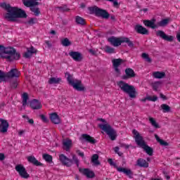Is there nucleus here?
<instances>
[{
  "instance_id": "nucleus-1",
  "label": "nucleus",
  "mask_w": 180,
  "mask_h": 180,
  "mask_svg": "<svg viewBox=\"0 0 180 180\" xmlns=\"http://www.w3.org/2000/svg\"><path fill=\"white\" fill-rule=\"evenodd\" d=\"M0 7L5 9L8 13L6 14L5 18L8 22H16L18 18L26 19L27 14L25 11L18 8L16 7L11 6V4H8L5 2L0 4Z\"/></svg>"
},
{
  "instance_id": "nucleus-2",
  "label": "nucleus",
  "mask_w": 180,
  "mask_h": 180,
  "mask_svg": "<svg viewBox=\"0 0 180 180\" xmlns=\"http://www.w3.org/2000/svg\"><path fill=\"white\" fill-rule=\"evenodd\" d=\"M0 57L6 58L8 61H13V60H19L20 58V53L16 52V49L12 47H7L0 45Z\"/></svg>"
},
{
  "instance_id": "nucleus-3",
  "label": "nucleus",
  "mask_w": 180,
  "mask_h": 180,
  "mask_svg": "<svg viewBox=\"0 0 180 180\" xmlns=\"http://www.w3.org/2000/svg\"><path fill=\"white\" fill-rule=\"evenodd\" d=\"M132 133L134 135H135L134 139L137 146H139V147L141 148H143V150L146 153V154H148V155H153L154 150L153 148L146 144V141L144 139H143V136L140 135V133H139V131L136 129H134Z\"/></svg>"
},
{
  "instance_id": "nucleus-4",
  "label": "nucleus",
  "mask_w": 180,
  "mask_h": 180,
  "mask_svg": "<svg viewBox=\"0 0 180 180\" xmlns=\"http://www.w3.org/2000/svg\"><path fill=\"white\" fill-rule=\"evenodd\" d=\"M65 77L67 78L69 85L72 86L75 91H77L78 92H85V91H86V89L84 87V84H82V82L79 79H75L73 75L67 72L65 74Z\"/></svg>"
},
{
  "instance_id": "nucleus-5",
  "label": "nucleus",
  "mask_w": 180,
  "mask_h": 180,
  "mask_svg": "<svg viewBox=\"0 0 180 180\" xmlns=\"http://www.w3.org/2000/svg\"><path fill=\"white\" fill-rule=\"evenodd\" d=\"M117 86L124 92V94H127L129 98L134 99L137 96V91L136 88L133 85H130L128 83H126L124 81L121 80L117 82Z\"/></svg>"
},
{
  "instance_id": "nucleus-6",
  "label": "nucleus",
  "mask_w": 180,
  "mask_h": 180,
  "mask_svg": "<svg viewBox=\"0 0 180 180\" xmlns=\"http://www.w3.org/2000/svg\"><path fill=\"white\" fill-rule=\"evenodd\" d=\"M97 120L102 122L105 124H99L98 127L101 129L103 131L106 133L108 137L112 140V141H115L116 140V137H117V134H116V131L112 128L110 124L106 122V120L103 118H98Z\"/></svg>"
},
{
  "instance_id": "nucleus-7",
  "label": "nucleus",
  "mask_w": 180,
  "mask_h": 180,
  "mask_svg": "<svg viewBox=\"0 0 180 180\" xmlns=\"http://www.w3.org/2000/svg\"><path fill=\"white\" fill-rule=\"evenodd\" d=\"M88 11L90 15H95L97 18H102L103 19H109L110 14L103 8H100L96 6L88 7Z\"/></svg>"
},
{
  "instance_id": "nucleus-8",
  "label": "nucleus",
  "mask_w": 180,
  "mask_h": 180,
  "mask_svg": "<svg viewBox=\"0 0 180 180\" xmlns=\"http://www.w3.org/2000/svg\"><path fill=\"white\" fill-rule=\"evenodd\" d=\"M19 77L20 72L16 68H13L8 72L0 70V83L6 82V78L13 79L12 78H19Z\"/></svg>"
},
{
  "instance_id": "nucleus-9",
  "label": "nucleus",
  "mask_w": 180,
  "mask_h": 180,
  "mask_svg": "<svg viewBox=\"0 0 180 180\" xmlns=\"http://www.w3.org/2000/svg\"><path fill=\"white\" fill-rule=\"evenodd\" d=\"M108 162L110 165L117 168V171H118V172H123V174H125V175L129 176V178H133V172H131V170L123 167H117L116 163H115L112 159H108Z\"/></svg>"
},
{
  "instance_id": "nucleus-10",
  "label": "nucleus",
  "mask_w": 180,
  "mask_h": 180,
  "mask_svg": "<svg viewBox=\"0 0 180 180\" xmlns=\"http://www.w3.org/2000/svg\"><path fill=\"white\" fill-rule=\"evenodd\" d=\"M15 171L18 172L20 176L23 178V179H27L28 178H30V174L27 173L26 168H25V167H23L22 165H17L15 166Z\"/></svg>"
},
{
  "instance_id": "nucleus-11",
  "label": "nucleus",
  "mask_w": 180,
  "mask_h": 180,
  "mask_svg": "<svg viewBox=\"0 0 180 180\" xmlns=\"http://www.w3.org/2000/svg\"><path fill=\"white\" fill-rule=\"evenodd\" d=\"M112 68L114 69L115 72L117 74V76L119 77L122 72H120V69H119V67L124 63V60L122 58H117V59H112Z\"/></svg>"
},
{
  "instance_id": "nucleus-12",
  "label": "nucleus",
  "mask_w": 180,
  "mask_h": 180,
  "mask_svg": "<svg viewBox=\"0 0 180 180\" xmlns=\"http://www.w3.org/2000/svg\"><path fill=\"white\" fill-rule=\"evenodd\" d=\"M59 161H60L61 164L65 167H71V165L74 164L72 160L67 158V156H65L64 154L59 155Z\"/></svg>"
},
{
  "instance_id": "nucleus-13",
  "label": "nucleus",
  "mask_w": 180,
  "mask_h": 180,
  "mask_svg": "<svg viewBox=\"0 0 180 180\" xmlns=\"http://www.w3.org/2000/svg\"><path fill=\"white\" fill-rule=\"evenodd\" d=\"M156 36L157 37H160V39H162V40H165L166 41H174V37L171 35H167L165 32L162 30H158L156 32Z\"/></svg>"
},
{
  "instance_id": "nucleus-14",
  "label": "nucleus",
  "mask_w": 180,
  "mask_h": 180,
  "mask_svg": "<svg viewBox=\"0 0 180 180\" xmlns=\"http://www.w3.org/2000/svg\"><path fill=\"white\" fill-rule=\"evenodd\" d=\"M108 41H109L112 46H114V47H119V46H121L122 43H123V38H117L112 36L108 39Z\"/></svg>"
},
{
  "instance_id": "nucleus-15",
  "label": "nucleus",
  "mask_w": 180,
  "mask_h": 180,
  "mask_svg": "<svg viewBox=\"0 0 180 180\" xmlns=\"http://www.w3.org/2000/svg\"><path fill=\"white\" fill-rule=\"evenodd\" d=\"M69 56L73 58L75 61H77V63H80V61H82L84 57H82V53H79V51H70L69 53Z\"/></svg>"
},
{
  "instance_id": "nucleus-16",
  "label": "nucleus",
  "mask_w": 180,
  "mask_h": 180,
  "mask_svg": "<svg viewBox=\"0 0 180 180\" xmlns=\"http://www.w3.org/2000/svg\"><path fill=\"white\" fill-rule=\"evenodd\" d=\"M124 75L122 76V79H129L130 78H134L136 77V73L133 69L128 68L125 70Z\"/></svg>"
},
{
  "instance_id": "nucleus-17",
  "label": "nucleus",
  "mask_w": 180,
  "mask_h": 180,
  "mask_svg": "<svg viewBox=\"0 0 180 180\" xmlns=\"http://www.w3.org/2000/svg\"><path fill=\"white\" fill-rule=\"evenodd\" d=\"M0 131L1 133H6L8 131V129L9 128V122L8 120L0 118Z\"/></svg>"
},
{
  "instance_id": "nucleus-18",
  "label": "nucleus",
  "mask_w": 180,
  "mask_h": 180,
  "mask_svg": "<svg viewBox=\"0 0 180 180\" xmlns=\"http://www.w3.org/2000/svg\"><path fill=\"white\" fill-rule=\"evenodd\" d=\"M157 20L155 18H153L152 20H144L143 24L146 27H150V29H157L158 27V25H155V22Z\"/></svg>"
},
{
  "instance_id": "nucleus-19",
  "label": "nucleus",
  "mask_w": 180,
  "mask_h": 180,
  "mask_svg": "<svg viewBox=\"0 0 180 180\" xmlns=\"http://www.w3.org/2000/svg\"><path fill=\"white\" fill-rule=\"evenodd\" d=\"M134 30L139 34H148V30L147 28L143 27V25H136L134 26Z\"/></svg>"
},
{
  "instance_id": "nucleus-20",
  "label": "nucleus",
  "mask_w": 180,
  "mask_h": 180,
  "mask_svg": "<svg viewBox=\"0 0 180 180\" xmlns=\"http://www.w3.org/2000/svg\"><path fill=\"white\" fill-rule=\"evenodd\" d=\"M37 53V50L34 49V47L31 46L27 49V52H25L22 57L25 58H30L33 56V54H36Z\"/></svg>"
},
{
  "instance_id": "nucleus-21",
  "label": "nucleus",
  "mask_w": 180,
  "mask_h": 180,
  "mask_svg": "<svg viewBox=\"0 0 180 180\" xmlns=\"http://www.w3.org/2000/svg\"><path fill=\"white\" fill-rule=\"evenodd\" d=\"M30 108H32V109H34V110L41 109V107H42L41 103H40V101L36 99L31 101L30 103Z\"/></svg>"
},
{
  "instance_id": "nucleus-22",
  "label": "nucleus",
  "mask_w": 180,
  "mask_h": 180,
  "mask_svg": "<svg viewBox=\"0 0 180 180\" xmlns=\"http://www.w3.org/2000/svg\"><path fill=\"white\" fill-rule=\"evenodd\" d=\"M81 139L84 140V141H86L87 143H90V144H96V139L86 134H82Z\"/></svg>"
},
{
  "instance_id": "nucleus-23",
  "label": "nucleus",
  "mask_w": 180,
  "mask_h": 180,
  "mask_svg": "<svg viewBox=\"0 0 180 180\" xmlns=\"http://www.w3.org/2000/svg\"><path fill=\"white\" fill-rule=\"evenodd\" d=\"M51 122L54 124H60L61 123V120H60V117L56 112H53L50 115Z\"/></svg>"
},
{
  "instance_id": "nucleus-24",
  "label": "nucleus",
  "mask_w": 180,
  "mask_h": 180,
  "mask_svg": "<svg viewBox=\"0 0 180 180\" xmlns=\"http://www.w3.org/2000/svg\"><path fill=\"white\" fill-rule=\"evenodd\" d=\"M27 161L28 162L33 164V165H35V167H41V165H43V164L39 162V160H37L34 156H28Z\"/></svg>"
},
{
  "instance_id": "nucleus-25",
  "label": "nucleus",
  "mask_w": 180,
  "mask_h": 180,
  "mask_svg": "<svg viewBox=\"0 0 180 180\" xmlns=\"http://www.w3.org/2000/svg\"><path fill=\"white\" fill-rule=\"evenodd\" d=\"M80 172L83 173V175H86L87 178H94L95 177V173L89 169H79Z\"/></svg>"
},
{
  "instance_id": "nucleus-26",
  "label": "nucleus",
  "mask_w": 180,
  "mask_h": 180,
  "mask_svg": "<svg viewBox=\"0 0 180 180\" xmlns=\"http://www.w3.org/2000/svg\"><path fill=\"white\" fill-rule=\"evenodd\" d=\"M136 165L141 168H148V162L143 158H139L136 161Z\"/></svg>"
},
{
  "instance_id": "nucleus-27",
  "label": "nucleus",
  "mask_w": 180,
  "mask_h": 180,
  "mask_svg": "<svg viewBox=\"0 0 180 180\" xmlns=\"http://www.w3.org/2000/svg\"><path fill=\"white\" fill-rule=\"evenodd\" d=\"M63 79L61 77H51L49 80V85H53V84H58L60 82H62Z\"/></svg>"
},
{
  "instance_id": "nucleus-28",
  "label": "nucleus",
  "mask_w": 180,
  "mask_h": 180,
  "mask_svg": "<svg viewBox=\"0 0 180 180\" xmlns=\"http://www.w3.org/2000/svg\"><path fill=\"white\" fill-rule=\"evenodd\" d=\"M9 88H11V89H16V88H18V79H9Z\"/></svg>"
},
{
  "instance_id": "nucleus-29",
  "label": "nucleus",
  "mask_w": 180,
  "mask_h": 180,
  "mask_svg": "<svg viewBox=\"0 0 180 180\" xmlns=\"http://www.w3.org/2000/svg\"><path fill=\"white\" fill-rule=\"evenodd\" d=\"M72 144V141L68 139L63 141V148L66 151H70V148H71V146Z\"/></svg>"
},
{
  "instance_id": "nucleus-30",
  "label": "nucleus",
  "mask_w": 180,
  "mask_h": 180,
  "mask_svg": "<svg viewBox=\"0 0 180 180\" xmlns=\"http://www.w3.org/2000/svg\"><path fill=\"white\" fill-rule=\"evenodd\" d=\"M169 23V18H165L158 22V27H165Z\"/></svg>"
},
{
  "instance_id": "nucleus-31",
  "label": "nucleus",
  "mask_w": 180,
  "mask_h": 180,
  "mask_svg": "<svg viewBox=\"0 0 180 180\" xmlns=\"http://www.w3.org/2000/svg\"><path fill=\"white\" fill-rule=\"evenodd\" d=\"M99 155L98 154H94L91 157V162L94 164V165H101V162H99Z\"/></svg>"
},
{
  "instance_id": "nucleus-32",
  "label": "nucleus",
  "mask_w": 180,
  "mask_h": 180,
  "mask_svg": "<svg viewBox=\"0 0 180 180\" xmlns=\"http://www.w3.org/2000/svg\"><path fill=\"white\" fill-rule=\"evenodd\" d=\"M155 138L156 139L158 143H160V146H163L164 147H167V146H169L168 142L160 139V136H158V135L155 134Z\"/></svg>"
},
{
  "instance_id": "nucleus-33",
  "label": "nucleus",
  "mask_w": 180,
  "mask_h": 180,
  "mask_svg": "<svg viewBox=\"0 0 180 180\" xmlns=\"http://www.w3.org/2000/svg\"><path fill=\"white\" fill-rule=\"evenodd\" d=\"M75 22L77 25H79L80 26H85V19L79 15L76 16Z\"/></svg>"
},
{
  "instance_id": "nucleus-34",
  "label": "nucleus",
  "mask_w": 180,
  "mask_h": 180,
  "mask_svg": "<svg viewBox=\"0 0 180 180\" xmlns=\"http://www.w3.org/2000/svg\"><path fill=\"white\" fill-rule=\"evenodd\" d=\"M154 78L161 79V78H164L165 77V72H153Z\"/></svg>"
},
{
  "instance_id": "nucleus-35",
  "label": "nucleus",
  "mask_w": 180,
  "mask_h": 180,
  "mask_svg": "<svg viewBox=\"0 0 180 180\" xmlns=\"http://www.w3.org/2000/svg\"><path fill=\"white\" fill-rule=\"evenodd\" d=\"M122 43H127L129 47H134V44L128 37H122Z\"/></svg>"
},
{
  "instance_id": "nucleus-36",
  "label": "nucleus",
  "mask_w": 180,
  "mask_h": 180,
  "mask_svg": "<svg viewBox=\"0 0 180 180\" xmlns=\"http://www.w3.org/2000/svg\"><path fill=\"white\" fill-rule=\"evenodd\" d=\"M160 108L162 109L164 113H168L171 112V107L167 104H162Z\"/></svg>"
},
{
  "instance_id": "nucleus-37",
  "label": "nucleus",
  "mask_w": 180,
  "mask_h": 180,
  "mask_svg": "<svg viewBox=\"0 0 180 180\" xmlns=\"http://www.w3.org/2000/svg\"><path fill=\"white\" fill-rule=\"evenodd\" d=\"M60 41L62 46H64V47H68L71 46V41H70V39H68V38H65L62 39Z\"/></svg>"
},
{
  "instance_id": "nucleus-38",
  "label": "nucleus",
  "mask_w": 180,
  "mask_h": 180,
  "mask_svg": "<svg viewBox=\"0 0 180 180\" xmlns=\"http://www.w3.org/2000/svg\"><path fill=\"white\" fill-rule=\"evenodd\" d=\"M29 99V94L27 93L22 94V106L27 105V100Z\"/></svg>"
},
{
  "instance_id": "nucleus-39",
  "label": "nucleus",
  "mask_w": 180,
  "mask_h": 180,
  "mask_svg": "<svg viewBox=\"0 0 180 180\" xmlns=\"http://www.w3.org/2000/svg\"><path fill=\"white\" fill-rule=\"evenodd\" d=\"M31 12H33L34 16L40 15V8L39 7H30Z\"/></svg>"
},
{
  "instance_id": "nucleus-40",
  "label": "nucleus",
  "mask_w": 180,
  "mask_h": 180,
  "mask_svg": "<svg viewBox=\"0 0 180 180\" xmlns=\"http://www.w3.org/2000/svg\"><path fill=\"white\" fill-rule=\"evenodd\" d=\"M42 157L46 162H53V156H51V155L44 154Z\"/></svg>"
},
{
  "instance_id": "nucleus-41",
  "label": "nucleus",
  "mask_w": 180,
  "mask_h": 180,
  "mask_svg": "<svg viewBox=\"0 0 180 180\" xmlns=\"http://www.w3.org/2000/svg\"><path fill=\"white\" fill-rule=\"evenodd\" d=\"M149 121L152 126H153V127H155V129H160V125L153 117H149Z\"/></svg>"
},
{
  "instance_id": "nucleus-42",
  "label": "nucleus",
  "mask_w": 180,
  "mask_h": 180,
  "mask_svg": "<svg viewBox=\"0 0 180 180\" xmlns=\"http://www.w3.org/2000/svg\"><path fill=\"white\" fill-rule=\"evenodd\" d=\"M152 88L153 89V91H158V89L160 88V85H161V82H155L154 83H152Z\"/></svg>"
},
{
  "instance_id": "nucleus-43",
  "label": "nucleus",
  "mask_w": 180,
  "mask_h": 180,
  "mask_svg": "<svg viewBox=\"0 0 180 180\" xmlns=\"http://www.w3.org/2000/svg\"><path fill=\"white\" fill-rule=\"evenodd\" d=\"M147 101H149L150 102H157L158 101V97L157 96H153L151 97V96H146Z\"/></svg>"
},
{
  "instance_id": "nucleus-44",
  "label": "nucleus",
  "mask_w": 180,
  "mask_h": 180,
  "mask_svg": "<svg viewBox=\"0 0 180 180\" xmlns=\"http://www.w3.org/2000/svg\"><path fill=\"white\" fill-rule=\"evenodd\" d=\"M142 58L146 60L147 63H151V58H150V56H148V54L146 53H142Z\"/></svg>"
},
{
  "instance_id": "nucleus-45",
  "label": "nucleus",
  "mask_w": 180,
  "mask_h": 180,
  "mask_svg": "<svg viewBox=\"0 0 180 180\" xmlns=\"http://www.w3.org/2000/svg\"><path fill=\"white\" fill-rule=\"evenodd\" d=\"M22 4H24L25 6H27V8H32V0H22Z\"/></svg>"
},
{
  "instance_id": "nucleus-46",
  "label": "nucleus",
  "mask_w": 180,
  "mask_h": 180,
  "mask_svg": "<svg viewBox=\"0 0 180 180\" xmlns=\"http://www.w3.org/2000/svg\"><path fill=\"white\" fill-rule=\"evenodd\" d=\"M58 9H59L60 12H68L70 11V8H68L66 5L58 7Z\"/></svg>"
},
{
  "instance_id": "nucleus-47",
  "label": "nucleus",
  "mask_w": 180,
  "mask_h": 180,
  "mask_svg": "<svg viewBox=\"0 0 180 180\" xmlns=\"http://www.w3.org/2000/svg\"><path fill=\"white\" fill-rule=\"evenodd\" d=\"M105 53H108V54H113V53H115V49L110 46H107L105 48Z\"/></svg>"
},
{
  "instance_id": "nucleus-48",
  "label": "nucleus",
  "mask_w": 180,
  "mask_h": 180,
  "mask_svg": "<svg viewBox=\"0 0 180 180\" xmlns=\"http://www.w3.org/2000/svg\"><path fill=\"white\" fill-rule=\"evenodd\" d=\"M22 117L23 119L28 120V123H30V124H34V121L33 120V119L29 118V117L27 115H22Z\"/></svg>"
},
{
  "instance_id": "nucleus-49",
  "label": "nucleus",
  "mask_w": 180,
  "mask_h": 180,
  "mask_svg": "<svg viewBox=\"0 0 180 180\" xmlns=\"http://www.w3.org/2000/svg\"><path fill=\"white\" fill-rule=\"evenodd\" d=\"M72 160H74L75 163L76 164L77 167H79V160L75 155L72 156Z\"/></svg>"
},
{
  "instance_id": "nucleus-50",
  "label": "nucleus",
  "mask_w": 180,
  "mask_h": 180,
  "mask_svg": "<svg viewBox=\"0 0 180 180\" xmlns=\"http://www.w3.org/2000/svg\"><path fill=\"white\" fill-rule=\"evenodd\" d=\"M40 118L41 119L42 122H44V123H48L49 122V120L47 119L46 117H45L44 115H41Z\"/></svg>"
},
{
  "instance_id": "nucleus-51",
  "label": "nucleus",
  "mask_w": 180,
  "mask_h": 180,
  "mask_svg": "<svg viewBox=\"0 0 180 180\" xmlns=\"http://www.w3.org/2000/svg\"><path fill=\"white\" fill-rule=\"evenodd\" d=\"M37 5H39V2L32 0L31 8H37Z\"/></svg>"
},
{
  "instance_id": "nucleus-52",
  "label": "nucleus",
  "mask_w": 180,
  "mask_h": 180,
  "mask_svg": "<svg viewBox=\"0 0 180 180\" xmlns=\"http://www.w3.org/2000/svg\"><path fill=\"white\" fill-rule=\"evenodd\" d=\"M105 1H108V2H112L114 6H119V3L116 0H105Z\"/></svg>"
},
{
  "instance_id": "nucleus-53",
  "label": "nucleus",
  "mask_w": 180,
  "mask_h": 180,
  "mask_svg": "<svg viewBox=\"0 0 180 180\" xmlns=\"http://www.w3.org/2000/svg\"><path fill=\"white\" fill-rule=\"evenodd\" d=\"M160 98H161L163 101H167V100H168V97L166 96L165 95L162 94V93H160Z\"/></svg>"
},
{
  "instance_id": "nucleus-54",
  "label": "nucleus",
  "mask_w": 180,
  "mask_h": 180,
  "mask_svg": "<svg viewBox=\"0 0 180 180\" xmlns=\"http://www.w3.org/2000/svg\"><path fill=\"white\" fill-rule=\"evenodd\" d=\"M77 154L78 155H79L80 157H82V158H84V153H83V152H81V150H77Z\"/></svg>"
},
{
  "instance_id": "nucleus-55",
  "label": "nucleus",
  "mask_w": 180,
  "mask_h": 180,
  "mask_svg": "<svg viewBox=\"0 0 180 180\" xmlns=\"http://www.w3.org/2000/svg\"><path fill=\"white\" fill-rule=\"evenodd\" d=\"M27 23L29 24V25H34V18H30V20H28V22H27Z\"/></svg>"
},
{
  "instance_id": "nucleus-56",
  "label": "nucleus",
  "mask_w": 180,
  "mask_h": 180,
  "mask_svg": "<svg viewBox=\"0 0 180 180\" xmlns=\"http://www.w3.org/2000/svg\"><path fill=\"white\" fill-rule=\"evenodd\" d=\"M89 53H90V54H92V56H95L96 54V51L94 49H89Z\"/></svg>"
},
{
  "instance_id": "nucleus-57",
  "label": "nucleus",
  "mask_w": 180,
  "mask_h": 180,
  "mask_svg": "<svg viewBox=\"0 0 180 180\" xmlns=\"http://www.w3.org/2000/svg\"><path fill=\"white\" fill-rule=\"evenodd\" d=\"M4 160H5V155L0 153V161H4Z\"/></svg>"
},
{
  "instance_id": "nucleus-58",
  "label": "nucleus",
  "mask_w": 180,
  "mask_h": 180,
  "mask_svg": "<svg viewBox=\"0 0 180 180\" xmlns=\"http://www.w3.org/2000/svg\"><path fill=\"white\" fill-rule=\"evenodd\" d=\"M110 20H113V22H116V16H115V15H112L110 16Z\"/></svg>"
},
{
  "instance_id": "nucleus-59",
  "label": "nucleus",
  "mask_w": 180,
  "mask_h": 180,
  "mask_svg": "<svg viewBox=\"0 0 180 180\" xmlns=\"http://www.w3.org/2000/svg\"><path fill=\"white\" fill-rule=\"evenodd\" d=\"M114 151H115V153H119V147H118V146H116V147L115 148V149H114Z\"/></svg>"
},
{
  "instance_id": "nucleus-60",
  "label": "nucleus",
  "mask_w": 180,
  "mask_h": 180,
  "mask_svg": "<svg viewBox=\"0 0 180 180\" xmlns=\"http://www.w3.org/2000/svg\"><path fill=\"white\" fill-rule=\"evenodd\" d=\"M142 11L144 12V13L148 12V8H143V9L141 10V12H142Z\"/></svg>"
},
{
  "instance_id": "nucleus-61",
  "label": "nucleus",
  "mask_w": 180,
  "mask_h": 180,
  "mask_svg": "<svg viewBox=\"0 0 180 180\" xmlns=\"http://www.w3.org/2000/svg\"><path fill=\"white\" fill-rule=\"evenodd\" d=\"M46 44H47V46H49V47H51V44H50V41H46Z\"/></svg>"
},
{
  "instance_id": "nucleus-62",
  "label": "nucleus",
  "mask_w": 180,
  "mask_h": 180,
  "mask_svg": "<svg viewBox=\"0 0 180 180\" xmlns=\"http://www.w3.org/2000/svg\"><path fill=\"white\" fill-rule=\"evenodd\" d=\"M117 154H118V155L120 157H122V155H123V153H122V152H118V153H117Z\"/></svg>"
},
{
  "instance_id": "nucleus-63",
  "label": "nucleus",
  "mask_w": 180,
  "mask_h": 180,
  "mask_svg": "<svg viewBox=\"0 0 180 180\" xmlns=\"http://www.w3.org/2000/svg\"><path fill=\"white\" fill-rule=\"evenodd\" d=\"M23 133H25L24 131H19V136H22V134Z\"/></svg>"
},
{
  "instance_id": "nucleus-64",
  "label": "nucleus",
  "mask_w": 180,
  "mask_h": 180,
  "mask_svg": "<svg viewBox=\"0 0 180 180\" xmlns=\"http://www.w3.org/2000/svg\"><path fill=\"white\" fill-rule=\"evenodd\" d=\"M51 34H56V31L51 30Z\"/></svg>"
}]
</instances>
